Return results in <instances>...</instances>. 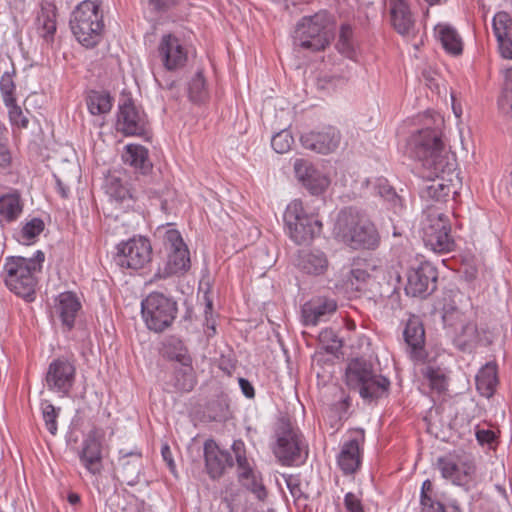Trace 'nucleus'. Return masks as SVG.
I'll list each match as a JSON object with an SVG mask.
<instances>
[{"mask_svg":"<svg viewBox=\"0 0 512 512\" xmlns=\"http://www.w3.org/2000/svg\"><path fill=\"white\" fill-rule=\"evenodd\" d=\"M333 233L339 241L352 249H373L379 242L374 224L353 208L339 212Z\"/></svg>","mask_w":512,"mask_h":512,"instance_id":"obj_1","label":"nucleus"},{"mask_svg":"<svg viewBox=\"0 0 512 512\" xmlns=\"http://www.w3.org/2000/svg\"><path fill=\"white\" fill-rule=\"evenodd\" d=\"M45 256L37 251L34 257L10 256L5 259L3 273L5 284L16 295L31 301L35 293L37 275L42 269Z\"/></svg>","mask_w":512,"mask_h":512,"instance_id":"obj_2","label":"nucleus"},{"mask_svg":"<svg viewBox=\"0 0 512 512\" xmlns=\"http://www.w3.org/2000/svg\"><path fill=\"white\" fill-rule=\"evenodd\" d=\"M345 383L366 401H373L387 394L390 381L383 375L377 374L373 365L363 359H352L345 370Z\"/></svg>","mask_w":512,"mask_h":512,"instance_id":"obj_3","label":"nucleus"},{"mask_svg":"<svg viewBox=\"0 0 512 512\" xmlns=\"http://www.w3.org/2000/svg\"><path fill=\"white\" fill-rule=\"evenodd\" d=\"M454 166L447 133L418 136V168H422L424 176L452 171Z\"/></svg>","mask_w":512,"mask_h":512,"instance_id":"obj_4","label":"nucleus"},{"mask_svg":"<svg viewBox=\"0 0 512 512\" xmlns=\"http://www.w3.org/2000/svg\"><path fill=\"white\" fill-rule=\"evenodd\" d=\"M334 33L326 12L303 17L293 34L294 46L311 52L324 50L333 39Z\"/></svg>","mask_w":512,"mask_h":512,"instance_id":"obj_5","label":"nucleus"},{"mask_svg":"<svg viewBox=\"0 0 512 512\" xmlns=\"http://www.w3.org/2000/svg\"><path fill=\"white\" fill-rule=\"evenodd\" d=\"M70 26L79 43L85 47L95 46L104 27L98 3L91 0L82 1L73 11Z\"/></svg>","mask_w":512,"mask_h":512,"instance_id":"obj_6","label":"nucleus"},{"mask_svg":"<svg viewBox=\"0 0 512 512\" xmlns=\"http://www.w3.org/2000/svg\"><path fill=\"white\" fill-rule=\"evenodd\" d=\"M284 223L288 235L296 244H303L320 234L322 223L313 212H309L301 200L290 202L284 212Z\"/></svg>","mask_w":512,"mask_h":512,"instance_id":"obj_7","label":"nucleus"},{"mask_svg":"<svg viewBox=\"0 0 512 512\" xmlns=\"http://www.w3.org/2000/svg\"><path fill=\"white\" fill-rule=\"evenodd\" d=\"M163 244L167 251V261L159 267L153 280L166 279L173 275H183L190 268V254L180 232L168 225L163 234Z\"/></svg>","mask_w":512,"mask_h":512,"instance_id":"obj_8","label":"nucleus"},{"mask_svg":"<svg viewBox=\"0 0 512 512\" xmlns=\"http://www.w3.org/2000/svg\"><path fill=\"white\" fill-rule=\"evenodd\" d=\"M143 320L149 330L162 332L173 323L177 304L162 293H150L141 302Z\"/></svg>","mask_w":512,"mask_h":512,"instance_id":"obj_9","label":"nucleus"},{"mask_svg":"<svg viewBox=\"0 0 512 512\" xmlns=\"http://www.w3.org/2000/svg\"><path fill=\"white\" fill-rule=\"evenodd\" d=\"M423 242L430 250L437 253H447L453 250L454 240L450 236V224L447 217L437 209L424 212Z\"/></svg>","mask_w":512,"mask_h":512,"instance_id":"obj_10","label":"nucleus"},{"mask_svg":"<svg viewBox=\"0 0 512 512\" xmlns=\"http://www.w3.org/2000/svg\"><path fill=\"white\" fill-rule=\"evenodd\" d=\"M276 443L273 446L275 457L283 465H292L303 460L306 456L305 444L298 429L288 422H281L275 431Z\"/></svg>","mask_w":512,"mask_h":512,"instance_id":"obj_11","label":"nucleus"},{"mask_svg":"<svg viewBox=\"0 0 512 512\" xmlns=\"http://www.w3.org/2000/svg\"><path fill=\"white\" fill-rule=\"evenodd\" d=\"M232 451L236 460L239 482L258 500H265L267 490L263 484L262 474L257 470L254 460L247 458L244 442L235 440L232 444Z\"/></svg>","mask_w":512,"mask_h":512,"instance_id":"obj_12","label":"nucleus"},{"mask_svg":"<svg viewBox=\"0 0 512 512\" xmlns=\"http://www.w3.org/2000/svg\"><path fill=\"white\" fill-rule=\"evenodd\" d=\"M152 246L146 237L135 236L117 245L116 263L124 269L138 270L151 261Z\"/></svg>","mask_w":512,"mask_h":512,"instance_id":"obj_13","label":"nucleus"},{"mask_svg":"<svg viewBox=\"0 0 512 512\" xmlns=\"http://www.w3.org/2000/svg\"><path fill=\"white\" fill-rule=\"evenodd\" d=\"M421 330V341L418 340V362L421 361L424 367L421 369L423 376V385H427L431 395H441L448 389L449 378L444 368L437 365V353L430 355L421 344L424 343V329L422 325L418 326Z\"/></svg>","mask_w":512,"mask_h":512,"instance_id":"obj_14","label":"nucleus"},{"mask_svg":"<svg viewBox=\"0 0 512 512\" xmlns=\"http://www.w3.org/2000/svg\"><path fill=\"white\" fill-rule=\"evenodd\" d=\"M439 469L444 478L450 479L455 485L470 490L477 482V467L470 457H463L458 462L448 457L439 458Z\"/></svg>","mask_w":512,"mask_h":512,"instance_id":"obj_15","label":"nucleus"},{"mask_svg":"<svg viewBox=\"0 0 512 512\" xmlns=\"http://www.w3.org/2000/svg\"><path fill=\"white\" fill-rule=\"evenodd\" d=\"M104 437L105 430L94 427L84 438L78 453L81 465L93 476L100 475L103 469L102 443Z\"/></svg>","mask_w":512,"mask_h":512,"instance_id":"obj_16","label":"nucleus"},{"mask_svg":"<svg viewBox=\"0 0 512 512\" xmlns=\"http://www.w3.org/2000/svg\"><path fill=\"white\" fill-rule=\"evenodd\" d=\"M147 116L132 100L125 99L119 104L115 128L125 136H141L146 133Z\"/></svg>","mask_w":512,"mask_h":512,"instance_id":"obj_17","label":"nucleus"},{"mask_svg":"<svg viewBox=\"0 0 512 512\" xmlns=\"http://www.w3.org/2000/svg\"><path fill=\"white\" fill-rule=\"evenodd\" d=\"M75 372V366L70 361L54 360L46 374L47 387L61 397L67 396L74 384Z\"/></svg>","mask_w":512,"mask_h":512,"instance_id":"obj_18","label":"nucleus"},{"mask_svg":"<svg viewBox=\"0 0 512 512\" xmlns=\"http://www.w3.org/2000/svg\"><path fill=\"white\" fill-rule=\"evenodd\" d=\"M340 141V132L333 126H326L320 130H312L303 133L300 137V142L305 149L320 154H329L335 151Z\"/></svg>","mask_w":512,"mask_h":512,"instance_id":"obj_19","label":"nucleus"},{"mask_svg":"<svg viewBox=\"0 0 512 512\" xmlns=\"http://www.w3.org/2000/svg\"><path fill=\"white\" fill-rule=\"evenodd\" d=\"M158 55L165 69L175 71L185 66L188 52L180 39L172 34L163 35L158 46Z\"/></svg>","mask_w":512,"mask_h":512,"instance_id":"obj_20","label":"nucleus"},{"mask_svg":"<svg viewBox=\"0 0 512 512\" xmlns=\"http://www.w3.org/2000/svg\"><path fill=\"white\" fill-rule=\"evenodd\" d=\"M435 172L430 176H424L422 168H418V178H420V183H418L419 193L424 199L436 202L446 201L452 193L450 180L444 178V174L447 171Z\"/></svg>","mask_w":512,"mask_h":512,"instance_id":"obj_21","label":"nucleus"},{"mask_svg":"<svg viewBox=\"0 0 512 512\" xmlns=\"http://www.w3.org/2000/svg\"><path fill=\"white\" fill-rule=\"evenodd\" d=\"M293 167L298 181L313 195L322 194L330 185L328 176L315 169L311 163L305 159H295Z\"/></svg>","mask_w":512,"mask_h":512,"instance_id":"obj_22","label":"nucleus"},{"mask_svg":"<svg viewBox=\"0 0 512 512\" xmlns=\"http://www.w3.org/2000/svg\"><path fill=\"white\" fill-rule=\"evenodd\" d=\"M363 441L364 435L360 434L358 437L343 443L337 456V463L345 475H352L360 468L362 461L361 444Z\"/></svg>","mask_w":512,"mask_h":512,"instance_id":"obj_23","label":"nucleus"},{"mask_svg":"<svg viewBox=\"0 0 512 512\" xmlns=\"http://www.w3.org/2000/svg\"><path fill=\"white\" fill-rule=\"evenodd\" d=\"M204 458L207 472L213 479L220 477L232 465L230 453L221 449L212 439L204 443Z\"/></svg>","mask_w":512,"mask_h":512,"instance_id":"obj_24","label":"nucleus"},{"mask_svg":"<svg viewBox=\"0 0 512 512\" xmlns=\"http://www.w3.org/2000/svg\"><path fill=\"white\" fill-rule=\"evenodd\" d=\"M80 309L81 302L72 292L60 293L55 300L54 313L68 330L74 327L75 319Z\"/></svg>","mask_w":512,"mask_h":512,"instance_id":"obj_25","label":"nucleus"},{"mask_svg":"<svg viewBox=\"0 0 512 512\" xmlns=\"http://www.w3.org/2000/svg\"><path fill=\"white\" fill-rule=\"evenodd\" d=\"M336 302L332 299L319 298L305 303L302 307V318L306 326H316L336 311Z\"/></svg>","mask_w":512,"mask_h":512,"instance_id":"obj_26","label":"nucleus"},{"mask_svg":"<svg viewBox=\"0 0 512 512\" xmlns=\"http://www.w3.org/2000/svg\"><path fill=\"white\" fill-rule=\"evenodd\" d=\"M36 26L39 34L50 41L56 32V6L51 2H42L37 14Z\"/></svg>","mask_w":512,"mask_h":512,"instance_id":"obj_27","label":"nucleus"},{"mask_svg":"<svg viewBox=\"0 0 512 512\" xmlns=\"http://www.w3.org/2000/svg\"><path fill=\"white\" fill-rule=\"evenodd\" d=\"M442 133L447 132L444 116L440 112L434 109H427L423 113L418 114V136Z\"/></svg>","mask_w":512,"mask_h":512,"instance_id":"obj_28","label":"nucleus"},{"mask_svg":"<svg viewBox=\"0 0 512 512\" xmlns=\"http://www.w3.org/2000/svg\"><path fill=\"white\" fill-rule=\"evenodd\" d=\"M391 19L398 33L407 35L413 27L412 14L405 0H390Z\"/></svg>","mask_w":512,"mask_h":512,"instance_id":"obj_29","label":"nucleus"},{"mask_svg":"<svg viewBox=\"0 0 512 512\" xmlns=\"http://www.w3.org/2000/svg\"><path fill=\"white\" fill-rule=\"evenodd\" d=\"M122 160L141 173H146L151 168L148 159V150L139 144H127L122 153Z\"/></svg>","mask_w":512,"mask_h":512,"instance_id":"obj_30","label":"nucleus"},{"mask_svg":"<svg viewBox=\"0 0 512 512\" xmlns=\"http://www.w3.org/2000/svg\"><path fill=\"white\" fill-rule=\"evenodd\" d=\"M328 259L319 250L302 252L299 256L298 266L307 274L321 275L328 269Z\"/></svg>","mask_w":512,"mask_h":512,"instance_id":"obj_31","label":"nucleus"},{"mask_svg":"<svg viewBox=\"0 0 512 512\" xmlns=\"http://www.w3.org/2000/svg\"><path fill=\"white\" fill-rule=\"evenodd\" d=\"M435 32L445 51L458 56L463 52V42L455 28L448 24H438Z\"/></svg>","mask_w":512,"mask_h":512,"instance_id":"obj_32","label":"nucleus"},{"mask_svg":"<svg viewBox=\"0 0 512 512\" xmlns=\"http://www.w3.org/2000/svg\"><path fill=\"white\" fill-rule=\"evenodd\" d=\"M438 272L429 262L418 265V296L426 298L437 288Z\"/></svg>","mask_w":512,"mask_h":512,"instance_id":"obj_33","label":"nucleus"},{"mask_svg":"<svg viewBox=\"0 0 512 512\" xmlns=\"http://www.w3.org/2000/svg\"><path fill=\"white\" fill-rule=\"evenodd\" d=\"M497 384V365L487 363L476 375L477 390L482 396L490 398L495 393Z\"/></svg>","mask_w":512,"mask_h":512,"instance_id":"obj_34","label":"nucleus"},{"mask_svg":"<svg viewBox=\"0 0 512 512\" xmlns=\"http://www.w3.org/2000/svg\"><path fill=\"white\" fill-rule=\"evenodd\" d=\"M86 105L92 115H104L111 111L113 99L107 92L93 90L86 97Z\"/></svg>","mask_w":512,"mask_h":512,"instance_id":"obj_35","label":"nucleus"},{"mask_svg":"<svg viewBox=\"0 0 512 512\" xmlns=\"http://www.w3.org/2000/svg\"><path fill=\"white\" fill-rule=\"evenodd\" d=\"M425 86L431 91L429 96L433 102L438 103L445 100L447 96V88L442 77L434 70H424L422 72Z\"/></svg>","mask_w":512,"mask_h":512,"instance_id":"obj_36","label":"nucleus"},{"mask_svg":"<svg viewBox=\"0 0 512 512\" xmlns=\"http://www.w3.org/2000/svg\"><path fill=\"white\" fill-rule=\"evenodd\" d=\"M22 211L18 194H6L0 197V216L8 221L16 219Z\"/></svg>","mask_w":512,"mask_h":512,"instance_id":"obj_37","label":"nucleus"},{"mask_svg":"<svg viewBox=\"0 0 512 512\" xmlns=\"http://www.w3.org/2000/svg\"><path fill=\"white\" fill-rule=\"evenodd\" d=\"M492 27L497 42L512 37V18L507 12L496 13L493 17Z\"/></svg>","mask_w":512,"mask_h":512,"instance_id":"obj_38","label":"nucleus"},{"mask_svg":"<svg viewBox=\"0 0 512 512\" xmlns=\"http://www.w3.org/2000/svg\"><path fill=\"white\" fill-rule=\"evenodd\" d=\"M337 49L342 55L349 59H355L356 57V50L353 43V31L347 24L341 26Z\"/></svg>","mask_w":512,"mask_h":512,"instance_id":"obj_39","label":"nucleus"},{"mask_svg":"<svg viewBox=\"0 0 512 512\" xmlns=\"http://www.w3.org/2000/svg\"><path fill=\"white\" fill-rule=\"evenodd\" d=\"M179 361L184 368L176 374L175 387L180 391H191L194 388L195 380L191 373L190 359L185 355H180Z\"/></svg>","mask_w":512,"mask_h":512,"instance_id":"obj_40","label":"nucleus"},{"mask_svg":"<svg viewBox=\"0 0 512 512\" xmlns=\"http://www.w3.org/2000/svg\"><path fill=\"white\" fill-rule=\"evenodd\" d=\"M500 111L512 117V68L506 70L505 82L498 99Z\"/></svg>","mask_w":512,"mask_h":512,"instance_id":"obj_41","label":"nucleus"},{"mask_svg":"<svg viewBox=\"0 0 512 512\" xmlns=\"http://www.w3.org/2000/svg\"><path fill=\"white\" fill-rule=\"evenodd\" d=\"M403 341L405 350L411 360L416 359V321L414 317H410L403 330Z\"/></svg>","mask_w":512,"mask_h":512,"instance_id":"obj_42","label":"nucleus"},{"mask_svg":"<svg viewBox=\"0 0 512 512\" xmlns=\"http://www.w3.org/2000/svg\"><path fill=\"white\" fill-rule=\"evenodd\" d=\"M189 97L193 102H201L207 96L205 79L201 72H197L191 79L188 87Z\"/></svg>","mask_w":512,"mask_h":512,"instance_id":"obj_43","label":"nucleus"},{"mask_svg":"<svg viewBox=\"0 0 512 512\" xmlns=\"http://www.w3.org/2000/svg\"><path fill=\"white\" fill-rule=\"evenodd\" d=\"M478 340V329L477 325L473 322H469L462 327V332L458 336L457 341L459 342V348L462 351H466Z\"/></svg>","mask_w":512,"mask_h":512,"instance_id":"obj_44","label":"nucleus"},{"mask_svg":"<svg viewBox=\"0 0 512 512\" xmlns=\"http://www.w3.org/2000/svg\"><path fill=\"white\" fill-rule=\"evenodd\" d=\"M294 143V138L291 132L287 129H283L280 132L273 135L271 139V146L273 150L279 154L287 153Z\"/></svg>","mask_w":512,"mask_h":512,"instance_id":"obj_45","label":"nucleus"},{"mask_svg":"<svg viewBox=\"0 0 512 512\" xmlns=\"http://www.w3.org/2000/svg\"><path fill=\"white\" fill-rule=\"evenodd\" d=\"M42 416L47 430L55 435L57 432V417L59 409L57 410L50 402L44 400L41 403Z\"/></svg>","mask_w":512,"mask_h":512,"instance_id":"obj_46","label":"nucleus"},{"mask_svg":"<svg viewBox=\"0 0 512 512\" xmlns=\"http://www.w3.org/2000/svg\"><path fill=\"white\" fill-rule=\"evenodd\" d=\"M4 105L8 109L10 124L21 129H26L29 125V120L24 115L21 107L16 104V100L12 101V103H5Z\"/></svg>","mask_w":512,"mask_h":512,"instance_id":"obj_47","label":"nucleus"},{"mask_svg":"<svg viewBox=\"0 0 512 512\" xmlns=\"http://www.w3.org/2000/svg\"><path fill=\"white\" fill-rule=\"evenodd\" d=\"M8 143V129L5 124L0 121V168H7L12 161Z\"/></svg>","mask_w":512,"mask_h":512,"instance_id":"obj_48","label":"nucleus"},{"mask_svg":"<svg viewBox=\"0 0 512 512\" xmlns=\"http://www.w3.org/2000/svg\"><path fill=\"white\" fill-rule=\"evenodd\" d=\"M375 190L376 193L383 198L385 201L390 203L391 205L395 206L397 202L399 201V198L395 192V190L392 188V186L389 185L388 181L384 178H379L375 182Z\"/></svg>","mask_w":512,"mask_h":512,"instance_id":"obj_49","label":"nucleus"},{"mask_svg":"<svg viewBox=\"0 0 512 512\" xmlns=\"http://www.w3.org/2000/svg\"><path fill=\"white\" fill-rule=\"evenodd\" d=\"M15 89L16 86L13 80V75L9 72H5L0 79V91L4 104L12 103V101L16 100L14 95Z\"/></svg>","mask_w":512,"mask_h":512,"instance_id":"obj_50","label":"nucleus"},{"mask_svg":"<svg viewBox=\"0 0 512 512\" xmlns=\"http://www.w3.org/2000/svg\"><path fill=\"white\" fill-rule=\"evenodd\" d=\"M44 229V222L39 218H33L26 223L21 230V237L25 242H30Z\"/></svg>","mask_w":512,"mask_h":512,"instance_id":"obj_51","label":"nucleus"},{"mask_svg":"<svg viewBox=\"0 0 512 512\" xmlns=\"http://www.w3.org/2000/svg\"><path fill=\"white\" fill-rule=\"evenodd\" d=\"M398 134L400 137L399 149L409 158L414 159L416 157V140L414 134L412 133L408 138H405L402 128L399 130Z\"/></svg>","mask_w":512,"mask_h":512,"instance_id":"obj_52","label":"nucleus"},{"mask_svg":"<svg viewBox=\"0 0 512 512\" xmlns=\"http://www.w3.org/2000/svg\"><path fill=\"white\" fill-rule=\"evenodd\" d=\"M344 506L347 512H364L360 497L352 492L345 494Z\"/></svg>","mask_w":512,"mask_h":512,"instance_id":"obj_53","label":"nucleus"},{"mask_svg":"<svg viewBox=\"0 0 512 512\" xmlns=\"http://www.w3.org/2000/svg\"><path fill=\"white\" fill-rule=\"evenodd\" d=\"M475 436L480 445L491 446L496 441V433L490 429H483L479 426L476 427Z\"/></svg>","mask_w":512,"mask_h":512,"instance_id":"obj_54","label":"nucleus"},{"mask_svg":"<svg viewBox=\"0 0 512 512\" xmlns=\"http://www.w3.org/2000/svg\"><path fill=\"white\" fill-rule=\"evenodd\" d=\"M369 278V274L362 269H352L350 271L349 281L351 282V286L359 291L362 289V284L366 282Z\"/></svg>","mask_w":512,"mask_h":512,"instance_id":"obj_55","label":"nucleus"},{"mask_svg":"<svg viewBox=\"0 0 512 512\" xmlns=\"http://www.w3.org/2000/svg\"><path fill=\"white\" fill-rule=\"evenodd\" d=\"M149 9L156 12H164L173 7L179 0H142Z\"/></svg>","mask_w":512,"mask_h":512,"instance_id":"obj_56","label":"nucleus"},{"mask_svg":"<svg viewBox=\"0 0 512 512\" xmlns=\"http://www.w3.org/2000/svg\"><path fill=\"white\" fill-rule=\"evenodd\" d=\"M498 47L503 58L512 59V37L498 41Z\"/></svg>","mask_w":512,"mask_h":512,"instance_id":"obj_57","label":"nucleus"},{"mask_svg":"<svg viewBox=\"0 0 512 512\" xmlns=\"http://www.w3.org/2000/svg\"><path fill=\"white\" fill-rule=\"evenodd\" d=\"M239 386L241 388V391L242 393L249 399L253 398L254 395H255V391H254V388L252 386V384L244 379V378H240L239 379Z\"/></svg>","mask_w":512,"mask_h":512,"instance_id":"obj_58","label":"nucleus"},{"mask_svg":"<svg viewBox=\"0 0 512 512\" xmlns=\"http://www.w3.org/2000/svg\"><path fill=\"white\" fill-rule=\"evenodd\" d=\"M161 454H162V457H163L164 461L169 466L170 470L172 472H174V470H175V463H174V460L172 458L171 450H170L168 445L162 446Z\"/></svg>","mask_w":512,"mask_h":512,"instance_id":"obj_59","label":"nucleus"},{"mask_svg":"<svg viewBox=\"0 0 512 512\" xmlns=\"http://www.w3.org/2000/svg\"><path fill=\"white\" fill-rule=\"evenodd\" d=\"M286 484L293 497H297L300 495L301 491L295 478L289 476L288 478H286Z\"/></svg>","mask_w":512,"mask_h":512,"instance_id":"obj_60","label":"nucleus"},{"mask_svg":"<svg viewBox=\"0 0 512 512\" xmlns=\"http://www.w3.org/2000/svg\"><path fill=\"white\" fill-rule=\"evenodd\" d=\"M110 193L116 199L122 200L127 196L128 190L126 188H124L123 186H119L114 192L111 191Z\"/></svg>","mask_w":512,"mask_h":512,"instance_id":"obj_61","label":"nucleus"},{"mask_svg":"<svg viewBox=\"0 0 512 512\" xmlns=\"http://www.w3.org/2000/svg\"><path fill=\"white\" fill-rule=\"evenodd\" d=\"M57 185H58V191L61 194V196L64 197V198L67 197L68 196V189L65 188L59 180H57Z\"/></svg>","mask_w":512,"mask_h":512,"instance_id":"obj_62","label":"nucleus"},{"mask_svg":"<svg viewBox=\"0 0 512 512\" xmlns=\"http://www.w3.org/2000/svg\"><path fill=\"white\" fill-rule=\"evenodd\" d=\"M451 99H452V108H453V112L454 114L456 115V117H460L462 111L460 108H457L456 105H455V98H454V95L453 93H451Z\"/></svg>","mask_w":512,"mask_h":512,"instance_id":"obj_63","label":"nucleus"},{"mask_svg":"<svg viewBox=\"0 0 512 512\" xmlns=\"http://www.w3.org/2000/svg\"><path fill=\"white\" fill-rule=\"evenodd\" d=\"M68 500H69V502H70L71 504H77V503H79V501H80V497H79V495H78V494L71 493V494H69V496H68Z\"/></svg>","mask_w":512,"mask_h":512,"instance_id":"obj_64","label":"nucleus"}]
</instances>
